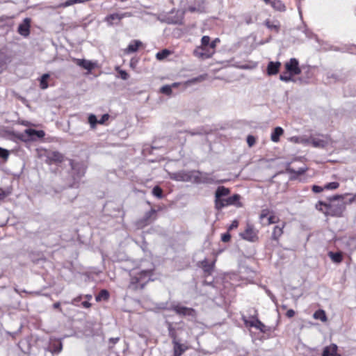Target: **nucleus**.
Returning a JSON list of instances; mask_svg holds the SVG:
<instances>
[{"instance_id":"1","label":"nucleus","mask_w":356,"mask_h":356,"mask_svg":"<svg viewBox=\"0 0 356 356\" xmlns=\"http://www.w3.org/2000/svg\"><path fill=\"white\" fill-rule=\"evenodd\" d=\"M155 266L149 261H143L140 265L130 271V280L127 288L131 291H142L146 284L153 281Z\"/></svg>"},{"instance_id":"2","label":"nucleus","mask_w":356,"mask_h":356,"mask_svg":"<svg viewBox=\"0 0 356 356\" xmlns=\"http://www.w3.org/2000/svg\"><path fill=\"white\" fill-rule=\"evenodd\" d=\"M343 200V195H334L330 198V202L328 204L319 201L316 204V209L325 216L340 217L346 208V202Z\"/></svg>"},{"instance_id":"3","label":"nucleus","mask_w":356,"mask_h":356,"mask_svg":"<svg viewBox=\"0 0 356 356\" xmlns=\"http://www.w3.org/2000/svg\"><path fill=\"white\" fill-rule=\"evenodd\" d=\"M38 156L49 165L60 163L65 159L60 152L47 149H38Z\"/></svg>"},{"instance_id":"4","label":"nucleus","mask_w":356,"mask_h":356,"mask_svg":"<svg viewBox=\"0 0 356 356\" xmlns=\"http://www.w3.org/2000/svg\"><path fill=\"white\" fill-rule=\"evenodd\" d=\"M159 308L162 309L172 310L180 316H188L191 321H194L197 316L196 311L194 309L182 306L179 303H173L169 308L166 307L165 303H161Z\"/></svg>"},{"instance_id":"5","label":"nucleus","mask_w":356,"mask_h":356,"mask_svg":"<svg viewBox=\"0 0 356 356\" xmlns=\"http://www.w3.org/2000/svg\"><path fill=\"white\" fill-rule=\"evenodd\" d=\"M16 138L23 142L35 141L42 138L45 133L42 130L26 129L24 132L16 134Z\"/></svg>"},{"instance_id":"6","label":"nucleus","mask_w":356,"mask_h":356,"mask_svg":"<svg viewBox=\"0 0 356 356\" xmlns=\"http://www.w3.org/2000/svg\"><path fill=\"white\" fill-rule=\"evenodd\" d=\"M241 196L238 194H234L232 196L228 197L227 198H224L220 202L216 204V207H215L217 210H220L222 208L234 205L237 207H241L242 204L240 202Z\"/></svg>"},{"instance_id":"7","label":"nucleus","mask_w":356,"mask_h":356,"mask_svg":"<svg viewBox=\"0 0 356 356\" xmlns=\"http://www.w3.org/2000/svg\"><path fill=\"white\" fill-rule=\"evenodd\" d=\"M156 210L151 209L149 211L146 212L143 218L138 220L136 222V226L138 229H142L144 227L149 225L156 218Z\"/></svg>"},{"instance_id":"8","label":"nucleus","mask_w":356,"mask_h":356,"mask_svg":"<svg viewBox=\"0 0 356 356\" xmlns=\"http://www.w3.org/2000/svg\"><path fill=\"white\" fill-rule=\"evenodd\" d=\"M69 163L72 170L74 179L75 181H78L84 175L86 168L83 163L74 162L71 159L69 160Z\"/></svg>"},{"instance_id":"9","label":"nucleus","mask_w":356,"mask_h":356,"mask_svg":"<svg viewBox=\"0 0 356 356\" xmlns=\"http://www.w3.org/2000/svg\"><path fill=\"white\" fill-rule=\"evenodd\" d=\"M258 232L254 228V226L250 224H247L246 227L243 232L240 234V236L244 240L255 242L258 239Z\"/></svg>"},{"instance_id":"10","label":"nucleus","mask_w":356,"mask_h":356,"mask_svg":"<svg viewBox=\"0 0 356 356\" xmlns=\"http://www.w3.org/2000/svg\"><path fill=\"white\" fill-rule=\"evenodd\" d=\"M198 175L195 179L197 183L200 184H218L220 181L216 179V177L211 173L197 172Z\"/></svg>"},{"instance_id":"11","label":"nucleus","mask_w":356,"mask_h":356,"mask_svg":"<svg viewBox=\"0 0 356 356\" xmlns=\"http://www.w3.org/2000/svg\"><path fill=\"white\" fill-rule=\"evenodd\" d=\"M214 54V51L208 47L198 46L193 50V55L197 58L204 60L211 58Z\"/></svg>"},{"instance_id":"12","label":"nucleus","mask_w":356,"mask_h":356,"mask_svg":"<svg viewBox=\"0 0 356 356\" xmlns=\"http://www.w3.org/2000/svg\"><path fill=\"white\" fill-rule=\"evenodd\" d=\"M243 320L244 321L245 325L247 327H255L264 333L266 332V325L262 322H261L257 318L252 316L250 319H247L245 317H243Z\"/></svg>"},{"instance_id":"13","label":"nucleus","mask_w":356,"mask_h":356,"mask_svg":"<svg viewBox=\"0 0 356 356\" xmlns=\"http://www.w3.org/2000/svg\"><path fill=\"white\" fill-rule=\"evenodd\" d=\"M170 178L177 181H189L192 179V175L191 172L181 170L170 173Z\"/></svg>"},{"instance_id":"14","label":"nucleus","mask_w":356,"mask_h":356,"mask_svg":"<svg viewBox=\"0 0 356 356\" xmlns=\"http://www.w3.org/2000/svg\"><path fill=\"white\" fill-rule=\"evenodd\" d=\"M131 14L129 13H112L107 15L105 17V21L108 23V25H114L120 23L122 19L127 17H130Z\"/></svg>"},{"instance_id":"15","label":"nucleus","mask_w":356,"mask_h":356,"mask_svg":"<svg viewBox=\"0 0 356 356\" xmlns=\"http://www.w3.org/2000/svg\"><path fill=\"white\" fill-rule=\"evenodd\" d=\"M285 68L287 72L292 75H298L301 73L299 63L296 58H291L289 62L286 63Z\"/></svg>"},{"instance_id":"16","label":"nucleus","mask_w":356,"mask_h":356,"mask_svg":"<svg viewBox=\"0 0 356 356\" xmlns=\"http://www.w3.org/2000/svg\"><path fill=\"white\" fill-rule=\"evenodd\" d=\"M30 27L31 19L29 18H25L22 23L19 25L17 31L21 35L27 37L30 34Z\"/></svg>"},{"instance_id":"17","label":"nucleus","mask_w":356,"mask_h":356,"mask_svg":"<svg viewBox=\"0 0 356 356\" xmlns=\"http://www.w3.org/2000/svg\"><path fill=\"white\" fill-rule=\"evenodd\" d=\"M230 191L229 188H225V186H219L215 193V207H216V204L220 202L223 198V197L227 196L229 194Z\"/></svg>"},{"instance_id":"18","label":"nucleus","mask_w":356,"mask_h":356,"mask_svg":"<svg viewBox=\"0 0 356 356\" xmlns=\"http://www.w3.org/2000/svg\"><path fill=\"white\" fill-rule=\"evenodd\" d=\"M74 62L79 67L90 72L95 67V63L86 59L74 58Z\"/></svg>"},{"instance_id":"19","label":"nucleus","mask_w":356,"mask_h":356,"mask_svg":"<svg viewBox=\"0 0 356 356\" xmlns=\"http://www.w3.org/2000/svg\"><path fill=\"white\" fill-rule=\"evenodd\" d=\"M173 356H181V355L188 349L187 346L180 343L179 340L172 341Z\"/></svg>"},{"instance_id":"20","label":"nucleus","mask_w":356,"mask_h":356,"mask_svg":"<svg viewBox=\"0 0 356 356\" xmlns=\"http://www.w3.org/2000/svg\"><path fill=\"white\" fill-rule=\"evenodd\" d=\"M338 346L332 343L331 345L324 348L322 356H341L340 354L337 353Z\"/></svg>"},{"instance_id":"21","label":"nucleus","mask_w":356,"mask_h":356,"mask_svg":"<svg viewBox=\"0 0 356 356\" xmlns=\"http://www.w3.org/2000/svg\"><path fill=\"white\" fill-rule=\"evenodd\" d=\"M281 66L280 62L270 61L267 66V74L270 76L277 74Z\"/></svg>"},{"instance_id":"22","label":"nucleus","mask_w":356,"mask_h":356,"mask_svg":"<svg viewBox=\"0 0 356 356\" xmlns=\"http://www.w3.org/2000/svg\"><path fill=\"white\" fill-rule=\"evenodd\" d=\"M285 226L284 222H282V224L275 225L273 228L271 238L273 241H278L279 238L283 234V229Z\"/></svg>"},{"instance_id":"23","label":"nucleus","mask_w":356,"mask_h":356,"mask_svg":"<svg viewBox=\"0 0 356 356\" xmlns=\"http://www.w3.org/2000/svg\"><path fill=\"white\" fill-rule=\"evenodd\" d=\"M307 168L305 167H302L298 168V170H294L292 168H291L289 163L287 164L286 171L291 174H294V176L292 177L293 179L296 178L298 176L303 175L306 171Z\"/></svg>"},{"instance_id":"24","label":"nucleus","mask_w":356,"mask_h":356,"mask_svg":"<svg viewBox=\"0 0 356 356\" xmlns=\"http://www.w3.org/2000/svg\"><path fill=\"white\" fill-rule=\"evenodd\" d=\"M142 45V42L140 40H132L126 49L127 53H134L137 51L138 48Z\"/></svg>"},{"instance_id":"25","label":"nucleus","mask_w":356,"mask_h":356,"mask_svg":"<svg viewBox=\"0 0 356 356\" xmlns=\"http://www.w3.org/2000/svg\"><path fill=\"white\" fill-rule=\"evenodd\" d=\"M284 134V130L280 127H275L270 136V139L272 141L275 143H277L280 140V137Z\"/></svg>"},{"instance_id":"26","label":"nucleus","mask_w":356,"mask_h":356,"mask_svg":"<svg viewBox=\"0 0 356 356\" xmlns=\"http://www.w3.org/2000/svg\"><path fill=\"white\" fill-rule=\"evenodd\" d=\"M201 267L206 274L211 275L214 267V263H209L207 259H204L201 261Z\"/></svg>"},{"instance_id":"27","label":"nucleus","mask_w":356,"mask_h":356,"mask_svg":"<svg viewBox=\"0 0 356 356\" xmlns=\"http://www.w3.org/2000/svg\"><path fill=\"white\" fill-rule=\"evenodd\" d=\"M207 75L206 74H201L197 77L188 79V81H186L184 83V85L185 86V87H187L188 86H191L193 84L202 82L207 79Z\"/></svg>"},{"instance_id":"28","label":"nucleus","mask_w":356,"mask_h":356,"mask_svg":"<svg viewBox=\"0 0 356 356\" xmlns=\"http://www.w3.org/2000/svg\"><path fill=\"white\" fill-rule=\"evenodd\" d=\"M211 129L205 128L204 127H198L197 129L193 130V131H188L187 133H188L191 136H195V135H207L211 132Z\"/></svg>"},{"instance_id":"29","label":"nucleus","mask_w":356,"mask_h":356,"mask_svg":"<svg viewBox=\"0 0 356 356\" xmlns=\"http://www.w3.org/2000/svg\"><path fill=\"white\" fill-rule=\"evenodd\" d=\"M309 140L314 147L323 148L327 144V142L325 140L321 139L318 138H313L312 137L309 139Z\"/></svg>"},{"instance_id":"30","label":"nucleus","mask_w":356,"mask_h":356,"mask_svg":"<svg viewBox=\"0 0 356 356\" xmlns=\"http://www.w3.org/2000/svg\"><path fill=\"white\" fill-rule=\"evenodd\" d=\"M9 56L3 51H0V73L4 66L10 62Z\"/></svg>"},{"instance_id":"31","label":"nucleus","mask_w":356,"mask_h":356,"mask_svg":"<svg viewBox=\"0 0 356 356\" xmlns=\"http://www.w3.org/2000/svg\"><path fill=\"white\" fill-rule=\"evenodd\" d=\"M50 75L48 73L42 74V76L40 79V87L42 90H45L49 87L47 83V80L49 79Z\"/></svg>"},{"instance_id":"32","label":"nucleus","mask_w":356,"mask_h":356,"mask_svg":"<svg viewBox=\"0 0 356 356\" xmlns=\"http://www.w3.org/2000/svg\"><path fill=\"white\" fill-rule=\"evenodd\" d=\"M167 325H168V335L172 339V341L178 340L177 337L175 328L172 326V323L167 322Z\"/></svg>"},{"instance_id":"33","label":"nucleus","mask_w":356,"mask_h":356,"mask_svg":"<svg viewBox=\"0 0 356 356\" xmlns=\"http://www.w3.org/2000/svg\"><path fill=\"white\" fill-rule=\"evenodd\" d=\"M270 4L272 7L278 11H284L285 10V6L282 2L280 0H273L270 2Z\"/></svg>"},{"instance_id":"34","label":"nucleus","mask_w":356,"mask_h":356,"mask_svg":"<svg viewBox=\"0 0 356 356\" xmlns=\"http://www.w3.org/2000/svg\"><path fill=\"white\" fill-rule=\"evenodd\" d=\"M314 318L315 319L320 320L322 322H325L327 321L325 312L322 309H319L315 312L314 314Z\"/></svg>"},{"instance_id":"35","label":"nucleus","mask_w":356,"mask_h":356,"mask_svg":"<svg viewBox=\"0 0 356 356\" xmlns=\"http://www.w3.org/2000/svg\"><path fill=\"white\" fill-rule=\"evenodd\" d=\"M328 255L330 257V259L334 262H336V263H340V262H341V261L343 259V256L341 252H330L328 253Z\"/></svg>"},{"instance_id":"36","label":"nucleus","mask_w":356,"mask_h":356,"mask_svg":"<svg viewBox=\"0 0 356 356\" xmlns=\"http://www.w3.org/2000/svg\"><path fill=\"white\" fill-rule=\"evenodd\" d=\"M109 298V293L106 289H102L99 291V294L96 296L97 301L106 300Z\"/></svg>"},{"instance_id":"37","label":"nucleus","mask_w":356,"mask_h":356,"mask_svg":"<svg viewBox=\"0 0 356 356\" xmlns=\"http://www.w3.org/2000/svg\"><path fill=\"white\" fill-rule=\"evenodd\" d=\"M265 24L269 29L274 31L276 33L279 32L280 25L278 24H275L271 22L270 20H266L265 22Z\"/></svg>"},{"instance_id":"38","label":"nucleus","mask_w":356,"mask_h":356,"mask_svg":"<svg viewBox=\"0 0 356 356\" xmlns=\"http://www.w3.org/2000/svg\"><path fill=\"white\" fill-rule=\"evenodd\" d=\"M169 54H170V51L165 49H163V50L157 52L156 54V58L157 60H161L165 58Z\"/></svg>"},{"instance_id":"39","label":"nucleus","mask_w":356,"mask_h":356,"mask_svg":"<svg viewBox=\"0 0 356 356\" xmlns=\"http://www.w3.org/2000/svg\"><path fill=\"white\" fill-rule=\"evenodd\" d=\"M152 194L157 198L161 199L163 197V190L159 186H156L152 189Z\"/></svg>"},{"instance_id":"40","label":"nucleus","mask_w":356,"mask_h":356,"mask_svg":"<svg viewBox=\"0 0 356 356\" xmlns=\"http://www.w3.org/2000/svg\"><path fill=\"white\" fill-rule=\"evenodd\" d=\"M98 121L95 115L94 114H90L89 116H88V122L89 124H90V127L91 128H95L97 125V124H98Z\"/></svg>"},{"instance_id":"41","label":"nucleus","mask_w":356,"mask_h":356,"mask_svg":"<svg viewBox=\"0 0 356 356\" xmlns=\"http://www.w3.org/2000/svg\"><path fill=\"white\" fill-rule=\"evenodd\" d=\"M160 92L166 95H170L172 94V86L170 85H165L160 89Z\"/></svg>"},{"instance_id":"42","label":"nucleus","mask_w":356,"mask_h":356,"mask_svg":"<svg viewBox=\"0 0 356 356\" xmlns=\"http://www.w3.org/2000/svg\"><path fill=\"white\" fill-rule=\"evenodd\" d=\"M210 42L211 39L208 35H204L201 39V46L209 48Z\"/></svg>"},{"instance_id":"43","label":"nucleus","mask_w":356,"mask_h":356,"mask_svg":"<svg viewBox=\"0 0 356 356\" xmlns=\"http://www.w3.org/2000/svg\"><path fill=\"white\" fill-rule=\"evenodd\" d=\"M339 184L337 181L330 182L325 185L324 188L327 190H334L339 188Z\"/></svg>"},{"instance_id":"44","label":"nucleus","mask_w":356,"mask_h":356,"mask_svg":"<svg viewBox=\"0 0 356 356\" xmlns=\"http://www.w3.org/2000/svg\"><path fill=\"white\" fill-rule=\"evenodd\" d=\"M9 154L10 153L8 149L0 147V159L6 161L9 156Z\"/></svg>"},{"instance_id":"45","label":"nucleus","mask_w":356,"mask_h":356,"mask_svg":"<svg viewBox=\"0 0 356 356\" xmlns=\"http://www.w3.org/2000/svg\"><path fill=\"white\" fill-rule=\"evenodd\" d=\"M292 74H286V73L282 74L280 75V79L284 82H289L293 81Z\"/></svg>"},{"instance_id":"46","label":"nucleus","mask_w":356,"mask_h":356,"mask_svg":"<svg viewBox=\"0 0 356 356\" xmlns=\"http://www.w3.org/2000/svg\"><path fill=\"white\" fill-rule=\"evenodd\" d=\"M63 348V345L61 342H58L56 344L54 345L53 352L54 353H59Z\"/></svg>"},{"instance_id":"47","label":"nucleus","mask_w":356,"mask_h":356,"mask_svg":"<svg viewBox=\"0 0 356 356\" xmlns=\"http://www.w3.org/2000/svg\"><path fill=\"white\" fill-rule=\"evenodd\" d=\"M255 142H256V139L253 136H252V135L248 136L247 143H248L249 147H252L255 144Z\"/></svg>"},{"instance_id":"48","label":"nucleus","mask_w":356,"mask_h":356,"mask_svg":"<svg viewBox=\"0 0 356 356\" xmlns=\"http://www.w3.org/2000/svg\"><path fill=\"white\" fill-rule=\"evenodd\" d=\"M10 193L6 192L3 188H0V203L8 196Z\"/></svg>"},{"instance_id":"49","label":"nucleus","mask_w":356,"mask_h":356,"mask_svg":"<svg viewBox=\"0 0 356 356\" xmlns=\"http://www.w3.org/2000/svg\"><path fill=\"white\" fill-rule=\"evenodd\" d=\"M220 42L219 38H215L213 41H211L209 49L215 51V48L218 43Z\"/></svg>"},{"instance_id":"50","label":"nucleus","mask_w":356,"mask_h":356,"mask_svg":"<svg viewBox=\"0 0 356 356\" xmlns=\"http://www.w3.org/2000/svg\"><path fill=\"white\" fill-rule=\"evenodd\" d=\"M230 238H231V235L228 232L223 234L221 236L222 241H223L225 243L229 241Z\"/></svg>"},{"instance_id":"51","label":"nucleus","mask_w":356,"mask_h":356,"mask_svg":"<svg viewBox=\"0 0 356 356\" xmlns=\"http://www.w3.org/2000/svg\"><path fill=\"white\" fill-rule=\"evenodd\" d=\"M119 73L120 74V77H121L122 79H123V80H127L128 79L129 74H128V73L126 71L121 70L119 71Z\"/></svg>"},{"instance_id":"52","label":"nucleus","mask_w":356,"mask_h":356,"mask_svg":"<svg viewBox=\"0 0 356 356\" xmlns=\"http://www.w3.org/2000/svg\"><path fill=\"white\" fill-rule=\"evenodd\" d=\"M109 118L108 114H104L100 120L98 121V124H103Z\"/></svg>"},{"instance_id":"53","label":"nucleus","mask_w":356,"mask_h":356,"mask_svg":"<svg viewBox=\"0 0 356 356\" xmlns=\"http://www.w3.org/2000/svg\"><path fill=\"white\" fill-rule=\"evenodd\" d=\"M323 188L321 186L314 185L312 186V191L315 193H318L323 191Z\"/></svg>"},{"instance_id":"54","label":"nucleus","mask_w":356,"mask_h":356,"mask_svg":"<svg viewBox=\"0 0 356 356\" xmlns=\"http://www.w3.org/2000/svg\"><path fill=\"white\" fill-rule=\"evenodd\" d=\"M81 299H82L81 296H77L76 298H74L72 300L71 304L73 305L77 306L78 303L81 301Z\"/></svg>"},{"instance_id":"55","label":"nucleus","mask_w":356,"mask_h":356,"mask_svg":"<svg viewBox=\"0 0 356 356\" xmlns=\"http://www.w3.org/2000/svg\"><path fill=\"white\" fill-rule=\"evenodd\" d=\"M275 222H277L275 216H270L268 218V224H274Z\"/></svg>"},{"instance_id":"56","label":"nucleus","mask_w":356,"mask_h":356,"mask_svg":"<svg viewBox=\"0 0 356 356\" xmlns=\"http://www.w3.org/2000/svg\"><path fill=\"white\" fill-rule=\"evenodd\" d=\"M267 293H268V296L270 297V298L272 300V301L275 304H276V302H277L276 297L270 291H267Z\"/></svg>"},{"instance_id":"57","label":"nucleus","mask_w":356,"mask_h":356,"mask_svg":"<svg viewBox=\"0 0 356 356\" xmlns=\"http://www.w3.org/2000/svg\"><path fill=\"white\" fill-rule=\"evenodd\" d=\"M295 315V312L294 310L293 309H289L287 312H286V316L288 317V318H292Z\"/></svg>"},{"instance_id":"58","label":"nucleus","mask_w":356,"mask_h":356,"mask_svg":"<svg viewBox=\"0 0 356 356\" xmlns=\"http://www.w3.org/2000/svg\"><path fill=\"white\" fill-rule=\"evenodd\" d=\"M268 210H263L261 211V214H260V219L263 220L265 218H266L267 216H268Z\"/></svg>"},{"instance_id":"59","label":"nucleus","mask_w":356,"mask_h":356,"mask_svg":"<svg viewBox=\"0 0 356 356\" xmlns=\"http://www.w3.org/2000/svg\"><path fill=\"white\" fill-rule=\"evenodd\" d=\"M347 51L350 54H356V46L355 45H351Z\"/></svg>"},{"instance_id":"60","label":"nucleus","mask_w":356,"mask_h":356,"mask_svg":"<svg viewBox=\"0 0 356 356\" xmlns=\"http://www.w3.org/2000/svg\"><path fill=\"white\" fill-rule=\"evenodd\" d=\"M238 225V222L237 220H234L231 225L229 227V229H232L234 228H236Z\"/></svg>"},{"instance_id":"61","label":"nucleus","mask_w":356,"mask_h":356,"mask_svg":"<svg viewBox=\"0 0 356 356\" xmlns=\"http://www.w3.org/2000/svg\"><path fill=\"white\" fill-rule=\"evenodd\" d=\"M81 305L84 308H89L91 306V304L88 301H83L81 302Z\"/></svg>"},{"instance_id":"62","label":"nucleus","mask_w":356,"mask_h":356,"mask_svg":"<svg viewBox=\"0 0 356 356\" xmlns=\"http://www.w3.org/2000/svg\"><path fill=\"white\" fill-rule=\"evenodd\" d=\"M109 341H110L111 342H112L113 343H114V344H115V343H116L119 341V338H118V337H116V338H111V339H109Z\"/></svg>"},{"instance_id":"63","label":"nucleus","mask_w":356,"mask_h":356,"mask_svg":"<svg viewBox=\"0 0 356 356\" xmlns=\"http://www.w3.org/2000/svg\"><path fill=\"white\" fill-rule=\"evenodd\" d=\"M60 303L59 302H56L53 305V307L54 309H60Z\"/></svg>"},{"instance_id":"64","label":"nucleus","mask_w":356,"mask_h":356,"mask_svg":"<svg viewBox=\"0 0 356 356\" xmlns=\"http://www.w3.org/2000/svg\"><path fill=\"white\" fill-rule=\"evenodd\" d=\"M180 84H181V83L175 82V83H173L172 85H170V86H172V89L173 88H177Z\"/></svg>"}]
</instances>
